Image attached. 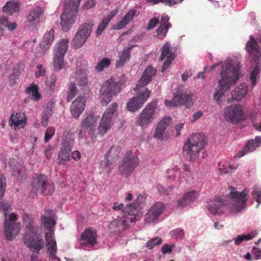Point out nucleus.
I'll return each instance as SVG.
<instances>
[{
  "mask_svg": "<svg viewBox=\"0 0 261 261\" xmlns=\"http://www.w3.org/2000/svg\"><path fill=\"white\" fill-rule=\"evenodd\" d=\"M86 97L79 96L76 98L72 103L70 107V112L75 119L79 118L80 115L83 113L85 108Z\"/></svg>",
  "mask_w": 261,
  "mask_h": 261,
  "instance_id": "obj_25",
  "label": "nucleus"
},
{
  "mask_svg": "<svg viewBox=\"0 0 261 261\" xmlns=\"http://www.w3.org/2000/svg\"><path fill=\"white\" fill-rule=\"evenodd\" d=\"M44 9L37 6L32 9L27 16V21L33 27L38 25L43 16Z\"/></svg>",
  "mask_w": 261,
  "mask_h": 261,
  "instance_id": "obj_23",
  "label": "nucleus"
},
{
  "mask_svg": "<svg viewBox=\"0 0 261 261\" xmlns=\"http://www.w3.org/2000/svg\"><path fill=\"white\" fill-rule=\"evenodd\" d=\"M156 73V70L151 66L147 67L143 72L134 90L135 91H139L141 88L147 85L151 81L152 77Z\"/></svg>",
  "mask_w": 261,
  "mask_h": 261,
  "instance_id": "obj_27",
  "label": "nucleus"
},
{
  "mask_svg": "<svg viewBox=\"0 0 261 261\" xmlns=\"http://www.w3.org/2000/svg\"><path fill=\"white\" fill-rule=\"evenodd\" d=\"M69 42V40L68 38L60 40L54 47L53 54L65 56L68 48Z\"/></svg>",
  "mask_w": 261,
  "mask_h": 261,
  "instance_id": "obj_37",
  "label": "nucleus"
},
{
  "mask_svg": "<svg viewBox=\"0 0 261 261\" xmlns=\"http://www.w3.org/2000/svg\"><path fill=\"white\" fill-rule=\"evenodd\" d=\"M97 118L93 114H90L82 123L81 128L79 133V139H85V142L89 143L90 140L95 139V126Z\"/></svg>",
  "mask_w": 261,
  "mask_h": 261,
  "instance_id": "obj_8",
  "label": "nucleus"
},
{
  "mask_svg": "<svg viewBox=\"0 0 261 261\" xmlns=\"http://www.w3.org/2000/svg\"><path fill=\"white\" fill-rule=\"evenodd\" d=\"M6 180L5 177L0 174V200L2 198L4 193L5 191Z\"/></svg>",
  "mask_w": 261,
  "mask_h": 261,
  "instance_id": "obj_58",
  "label": "nucleus"
},
{
  "mask_svg": "<svg viewBox=\"0 0 261 261\" xmlns=\"http://www.w3.org/2000/svg\"><path fill=\"white\" fill-rule=\"evenodd\" d=\"M117 148L112 147L109 151L105 155L104 159L100 162V168L102 172L109 173L114 168L113 164L110 161L109 158L117 153Z\"/></svg>",
  "mask_w": 261,
  "mask_h": 261,
  "instance_id": "obj_28",
  "label": "nucleus"
},
{
  "mask_svg": "<svg viewBox=\"0 0 261 261\" xmlns=\"http://www.w3.org/2000/svg\"><path fill=\"white\" fill-rule=\"evenodd\" d=\"M162 54L160 57V60L163 61L166 59L162 66V72L165 71L170 65L172 61L175 58L174 53L171 51L170 43L166 42L161 49Z\"/></svg>",
  "mask_w": 261,
  "mask_h": 261,
  "instance_id": "obj_22",
  "label": "nucleus"
},
{
  "mask_svg": "<svg viewBox=\"0 0 261 261\" xmlns=\"http://www.w3.org/2000/svg\"><path fill=\"white\" fill-rule=\"evenodd\" d=\"M27 123V118L25 114L22 112L11 114L9 118V124L13 126L15 129L23 128Z\"/></svg>",
  "mask_w": 261,
  "mask_h": 261,
  "instance_id": "obj_29",
  "label": "nucleus"
},
{
  "mask_svg": "<svg viewBox=\"0 0 261 261\" xmlns=\"http://www.w3.org/2000/svg\"><path fill=\"white\" fill-rule=\"evenodd\" d=\"M10 208L8 203H0V210H3L5 216V234L8 240H12L19 233L20 229V224L16 222L17 215L12 213L9 215L7 213Z\"/></svg>",
  "mask_w": 261,
  "mask_h": 261,
  "instance_id": "obj_4",
  "label": "nucleus"
},
{
  "mask_svg": "<svg viewBox=\"0 0 261 261\" xmlns=\"http://www.w3.org/2000/svg\"><path fill=\"white\" fill-rule=\"evenodd\" d=\"M252 195L255 199L256 201L258 204H260L261 203V190H254L252 192Z\"/></svg>",
  "mask_w": 261,
  "mask_h": 261,
  "instance_id": "obj_64",
  "label": "nucleus"
},
{
  "mask_svg": "<svg viewBox=\"0 0 261 261\" xmlns=\"http://www.w3.org/2000/svg\"><path fill=\"white\" fill-rule=\"evenodd\" d=\"M179 167L175 166L166 171L167 178L170 181H175L180 184L186 180L185 175Z\"/></svg>",
  "mask_w": 261,
  "mask_h": 261,
  "instance_id": "obj_31",
  "label": "nucleus"
},
{
  "mask_svg": "<svg viewBox=\"0 0 261 261\" xmlns=\"http://www.w3.org/2000/svg\"><path fill=\"white\" fill-rule=\"evenodd\" d=\"M76 81L78 85L82 89L87 90L88 88V82L87 76L85 74H82L76 77Z\"/></svg>",
  "mask_w": 261,
  "mask_h": 261,
  "instance_id": "obj_47",
  "label": "nucleus"
},
{
  "mask_svg": "<svg viewBox=\"0 0 261 261\" xmlns=\"http://www.w3.org/2000/svg\"><path fill=\"white\" fill-rule=\"evenodd\" d=\"M119 92L120 88L113 80L110 79L106 81L100 90V99L102 105H107Z\"/></svg>",
  "mask_w": 261,
  "mask_h": 261,
  "instance_id": "obj_12",
  "label": "nucleus"
},
{
  "mask_svg": "<svg viewBox=\"0 0 261 261\" xmlns=\"http://www.w3.org/2000/svg\"><path fill=\"white\" fill-rule=\"evenodd\" d=\"M55 129L53 127H49L47 128L44 135V141L45 143L49 141V140L54 135Z\"/></svg>",
  "mask_w": 261,
  "mask_h": 261,
  "instance_id": "obj_56",
  "label": "nucleus"
},
{
  "mask_svg": "<svg viewBox=\"0 0 261 261\" xmlns=\"http://www.w3.org/2000/svg\"><path fill=\"white\" fill-rule=\"evenodd\" d=\"M46 248L48 253V256L51 259H57L61 261L60 259L56 256L57 246L56 240L50 239L48 237H46Z\"/></svg>",
  "mask_w": 261,
  "mask_h": 261,
  "instance_id": "obj_36",
  "label": "nucleus"
},
{
  "mask_svg": "<svg viewBox=\"0 0 261 261\" xmlns=\"http://www.w3.org/2000/svg\"><path fill=\"white\" fill-rule=\"evenodd\" d=\"M258 147L259 145L256 143V141L253 140H249L244 149L239 152L238 158H241L248 152L254 151Z\"/></svg>",
  "mask_w": 261,
  "mask_h": 261,
  "instance_id": "obj_41",
  "label": "nucleus"
},
{
  "mask_svg": "<svg viewBox=\"0 0 261 261\" xmlns=\"http://www.w3.org/2000/svg\"><path fill=\"white\" fill-rule=\"evenodd\" d=\"M150 93V91L147 88H145V90L139 92L137 96L132 97L127 102V110L132 112L137 111L148 99Z\"/></svg>",
  "mask_w": 261,
  "mask_h": 261,
  "instance_id": "obj_19",
  "label": "nucleus"
},
{
  "mask_svg": "<svg viewBox=\"0 0 261 261\" xmlns=\"http://www.w3.org/2000/svg\"><path fill=\"white\" fill-rule=\"evenodd\" d=\"M174 246L175 245L173 244H165L161 248L162 252L164 254L171 253L172 251V249L174 247Z\"/></svg>",
  "mask_w": 261,
  "mask_h": 261,
  "instance_id": "obj_60",
  "label": "nucleus"
},
{
  "mask_svg": "<svg viewBox=\"0 0 261 261\" xmlns=\"http://www.w3.org/2000/svg\"><path fill=\"white\" fill-rule=\"evenodd\" d=\"M171 117L166 116L162 119L157 124L154 137L158 140H164L166 137V129L169 124Z\"/></svg>",
  "mask_w": 261,
  "mask_h": 261,
  "instance_id": "obj_30",
  "label": "nucleus"
},
{
  "mask_svg": "<svg viewBox=\"0 0 261 261\" xmlns=\"http://www.w3.org/2000/svg\"><path fill=\"white\" fill-rule=\"evenodd\" d=\"M169 28H170L160 25L159 27L156 30L157 38L160 39H163L166 36Z\"/></svg>",
  "mask_w": 261,
  "mask_h": 261,
  "instance_id": "obj_54",
  "label": "nucleus"
},
{
  "mask_svg": "<svg viewBox=\"0 0 261 261\" xmlns=\"http://www.w3.org/2000/svg\"><path fill=\"white\" fill-rule=\"evenodd\" d=\"M228 201L226 197H217L207 202L206 210L213 215H221L226 210Z\"/></svg>",
  "mask_w": 261,
  "mask_h": 261,
  "instance_id": "obj_18",
  "label": "nucleus"
},
{
  "mask_svg": "<svg viewBox=\"0 0 261 261\" xmlns=\"http://www.w3.org/2000/svg\"><path fill=\"white\" fill-rule=\"evenodd\" d=\"M110 22V18L103 17L101 22L98 24L97 30L96 31V34L97 36H99L101 33L105 29L107 25Z\"/></svg>",
  "mask_w": 261,
  "mask_h": 261,
  "instance_id": "obj_51",
  "label": "nucleus"
},
{
  "mask_svg": "<svg viewBox=\"0 0 261 261\" xmlns=\"http://www.w3.org/2000/svg\"><path fill=\"white\" fill-rule=\"evenodd\" d=\"M146 196L144 194H140L132 203H128L125 205L124 212L128 213V215L132 216L131 218H128L131 223L136 222L142 216V208Z\"/></svg>",
  "mask_w": 261,
  "mask_h": 261,
  "instance_id": "obj_11",
  "label": "nucleus"
},
{
  "mask_svg": "<svg viewBox=\"0 0 261 261\" xmlns=\"http://www.w3.org/2000/svg\"><path fill=\"white\" fill-rule=\"evenodd\" d=\"M111 60L108 58H105L97 63L95 67V70L98 72H102L111 65Z\"/></svg>",
  "mask_w": 261,
  "mask_h": 261,
  "instance_id": "obj_46",
  "label": "nucleus"
},
{
  "mask_svg": "<svg viewBox=\"0 0 261 261\" xmlns=\"http://www.w3.org/2000/svg\"><path fill=\"white\" fill-rule=\"evenodd\" d=\"M205 145L204 136L199 133L192 135L185 144L183 151L187 158L191 161H195Z\"/></svg>",
  "mask_w": 261,
  "mask_h": 261,
  "instance_id": "obj_3",
  "label": "nucleus"
},
{
  "mask_svg": "<svg viewBox=\"0 0 261 261\" xmlns=\"http://www.w3.org/2000/svg\"><path fill=\"white\" fill-rule=\"evenodd\" d=\"M248 192L246 188L239 192L234 187L229 186V211L231 213L236 214L245 208L249 199Z\"/></svg>",
  "mask_w": 261,
  "mask_h": 261,
  "instance_id": "obj_5",
  "label": "nucleus"
},
{
  "mask_svg": "<svg viewBox=\"0 0 261 261\" xmlns=\"http://www.w3.org/2000/svg\"><path fill=\"white\" fill-rule=\"evenodd\" d=\"M118 106L116 102H113L102 115L98 126V133L101 135H103L110 129L112 125V119L115 116Z\"/></svg>",
  "mask_w": 261,
  "mask_h": 261,
  "instance_id": "obj_15",
  "label": "nucleus"
},
{
  "mask_svg": "<svg viewBox=\"0 0 261 261\" xmlns=\"http://www.w3.org/2000/svg\"><path fill=\"white\" fill-rule=\"evenodd\" d=\"M248 92V86L245 83H241L236 87L231 92V96L233 99L236 101H240L245 97Z\"/></svg>",
  "mask_w": 261,
  "mask_h": 261,
  "instance_id": "obj_35",
  "label": "nucleus"
},
{
  "mask_svg": "<svg viewBox=\"0 0 261 261\" xmlns=\"http://www.w3.org/2000/svg\"><path fill=\"white\" fill-rule=\"evenodd\" d=\"M25 92L30 95V97L34 100H38L40 98V94L39 92L38 87L36 85H31L28 87Z\"/></svg>",
  "mask_w": 261,
  "mask_h": 261,
  "instance_id": "obj_44",
  "label": "nucleus"
},
{
  "mask_svg": "<svg viewBox=\"0 0 261 261\" xmlns=\"http://www.w3.org/2000/svg\"><path fill=\"white\" fill-rule=\"evenodd\" d=\"M135 46V45H130L118 53V59L116 62V67L117 68L122 67L129 60L130 58V51Z\"/></svg>",
  "mask_w": 261,
  "mask_h": 261,
  "instance_id": "obj_33",
  "label": "nucleus"
},
{
  "mask_svg": "<svg viewBox=\"0 0 261 261\" xmlns=\"http://www.w3.org/2000/svg\"><path fill=\"white\" fill-rule=\"evenodd\" d=\"M170 17L166 14H163L161 17L160 25L168 28L171 27V24L169 22Z\"/></svg>",
  "mask_w": 261,
  "mask_h": 261,
  "instance_id": "obj_59",
  "label": "nucleus"
},
{
  "mask_svg": "<svg viewBox=\"0 0 261 261\" xmlns=\"http://www.w3.org/2000/svg\"><path fill=\"white\" fill-rule=\"evenodd\" d=\"M139 164V159L137 154L133 151H128L124 157L122 164L119 167L121 174L128 176L135 170Z\"/></svg>",
  "mask_w": 261,
  "mask_h": 261,
  "instance_id": "obj_14",
  "label": "nucleus"
},
{
  "mask_svg": "<svg viewBox=\"0 0 261 261\" xmlns=\"http://www.w3.org/2000/svg\"><path fill=\"white\" fill-rule=\"evenodd\" d=\"M199 196V193L195 190H191L185 193L177 201L178 206L184 207L191 204L195 201Z\"/></svg>",
  "mask_w": 261,
  "mask_h": 261,
  "instance_id": "obj_32",
  "label": "nucleus"
},
{
  "mask_svg": "<svg viewBox=\"0 0 261 261\" xmlns=\"http://www.w3.org/2000/svg\"><path fill=\"white\" fill-rule=\"evenodd\" d=\"M55 212L52 210H45V213L41 218V222L44 227L47 230L45 233V242L46 237L56 240L54 234V226L56 224Z\"/></svg>",
  "mask_w": 261,
  "mask_h": 261,
  "instance_id": "obj_17",
  "label": "nucleus"
},
{
  "mask_svg": "<svg viewBox=\"0 0 261 261\" xmlns=\"http://www.w3.org/2000/svg\"><path fill=\"white\" fill-rule=\"evenodd\" d=\"M182 104L187 108L191 107L193 104V94L182 87L178 89L172 100L165 101V105L167 107H175Z\"/></svg>",
  "mask_w": 261,
  "mask_h": 261,
  "instance_id": "obj_9",
  "label": "nucleus"
},
{
  "mask_svg": "<svg viewBox=\"0 0 261 261\" xmlns=\"http://www.w3.org/2000/svg\"><path fill=\"white\" fill-rule=\"evenodd\" d=\"M125 208V206H124V204L123 203H119L118 202H114L113 203V209L115 211H119L121 210L123 213L124 215H128V213H125L124 212V209Z\"/></svg>",
  "mask_w": 261,
  "mask_h": 261,
  "instance_id": "obj_63",
  "label": "nucleus"
},
{
  "mask_svg": "<svg viewBox=\"0 0 261 261\" xmlns=\"http://www.w3.org/2000/svg\"><path fill=\"white\" fill-rule=\"evenodd\" d=\"M217 66H220V80L218 82V90L214 94V99L220 105L222 101L224 93L228 89V63L227 61L220 62L204 68V72H211Z\"/></svg>",
  "mask_w": 261,
  "mask_h": 261,
  "instance_id": "obj_1",
  "label": "nucleus"
},
{
  "mask_svg": "<svg viewBox=\"0 0 261 261\" xmlns=\"http://www.w3.org/2000/svg\"><path fill=\"white\" fill-rule=\"evenodd\" d=\"M170 235L174 239H182L185 237V231L180 228H177L170 231Z\"/></svg>",
  "mask_w": 261,
  "mask_h": 261,
  "instance_id": "obj_49",
  "label": "nucleus"
},
{
  "mask_svg": "<svg viewBox=\"0 0 261 261\" xmlns=\"http://www.w3.org/2000/svg\"><path fill=\"white\" fill-rule=\"evenodd\" d=\"M54 186L47 182V177L43 174H36L32 179L31 193L34 195H51Z\"/></svg>",
  "mask_w": 261,
  "mask_h": 261,
  "instance_id": "obj_7",
  "label": "nucleus"
},
{
  "mask_svg": "<svg viewBox=\"0 0 261 261\" xmlns=\"http://www.w3.org/2000/svg\"><path fill=\"white\" fill-rule=\"evenodd\" d=\"M246 50L251 59V68L250 80L252 86H254L256 82V76L259 73V63L261 61V48L253 36H249V40L246 45Z\"/></svg>",
  "mask_w": 261,
  "mask_h": 261,
  "instance_id": "obj_2",
  "label": "nucleus"
},
{
  "mask_svg": "<svg viewBox=\"0 0 261 261\" xmlns=\"http://www.w3.org/2000/svg\"><path fill=\"white\" fill-rule=\"evenodd\" d=\"M70 152V151L61 149L58 156L60 163L63 164L66 161L69 160Z\"/></svg>",
  "mask_w": 261,
  "mask_h": 261,
  "instance_id": "obj_55",
  "label": "nucleus"
},
{
  "mask_svg": "<svg viewBox=\"0 0 261 261\" xmlns=\"http://www.w3.org/2000/svg\"><path fill=\"white\" fill-rule=\"evenodd\" d=\"M35 229L34 231H25L23 242L30 251L39 254L40 250L44 247V243L39 230Z\"/></svg>",
  "mask_w": 261,
  "mask_h": 261,
  "instance_id": "obj_10",
  "label": "nucleus"
},
{
  "mask_svg": "<svg viewBox=\"0 0 261 261\" xmlns=\"http://www.w3.org/2000/svg\"><path fill=\"white\" fill-rule=\"evenodd\" d=\"M158 106L157 101L149 103L143 110L137 121V123L142 127H146L154 119Z\"/></svg>",
  "mask_w": 261,
  "mask_h": 261,
  "instance_id": "obj_16",
  "label": "nucleus"
},
{
  "mask_svg": "<svg viewBox=\"0 0 261 261\" xmlns=\"http://www.w3.org/2000/svg\"><path fill=\"white\" fill-rule=\"evenodd\" d=\"M138 15L137 10L134 9H130L124 15L122 19L114 26L115 30H121L125 28L127 24L132 21L135 16Z\"/></svg>",
  "mask_w": 261,
  "mask_h": 261,
  "instance_id": "obj_34",
  "label": "nucleus"
},
{
  "mask_svg": "<svg viewBox=\"0 0 261 261\" xmlns=\"http://www.w3.org/2000/svg\"><path fill=\"white\" fill-rule=\"evenodd\" d=\"M125 217H120L114 220L109 225V228L113 232H120L128 227V222H131L128 218L132 216L125 215Z\"/></svg>",
  "mask_w": 261,
  "mask_h": 261,
  "instance_id": "obj_26",
  "label": "nucleus"
},
{
  "mask_svg": "<svg viewBox=\"0 0 261 261\" xmlns=\"http://www.w3.org/2000/svg\"><path fill=\"white\" fill-rule=\"evenodd\" d=\"M165 207L164 204L162 202H157L154 203L145 215V222L150 223L156 221L164 211Z\"/></svg>",
  "mask_w": 261,
  "mask_h": 261,
  "instance_id": "obj_20",
  "label": "nucleus"
},
{
  "mask_svg": "<svg viewBox=\"0 0 261 261\" xmlns=\"http://www.w3.org/2000/svg\"><path fill=\"white\" fill-rule=\"evenodd\" d=\"M159 23V19L156 17H154L151 19L147 27L148 30H151L155 28Z\"/></svg>",
  "mask_w": 261,
  "mask_h": 261,
  "instance_id": "obj_62",
  "label": "nucleus"
},
{
  "mask_svg": "<svg viewBox=\"0 0 261 261\" xmlns=\"http://www.w3.org/2000/svg\"><path fill=\"white\" fill-rule=\"evenodd\" d=\"M242 75L239 58H236L235 60H229V87L234 85Z\"/></svg>",
  "mask_w": 261,
  "mask_h": 261,
  "instance_id": "obj_21",
  "label": "nucleus"
},
{
  "mask_svg": "<svg viewBox=\"0 0 261 261\" xmlns=\"http://www.w3.org/2000/svg\"><path fill=\"white\" fill-rule=\"evenodd\" d=\"M3 10L10 14L18 12L19 10V4L14 1H10L3 7Z\"/></svg>",
  "mask_w": 261,
  "mask_h": 261,
  "instance_id": "obj_42",
  "label": "nucleus"
},
{
  "mask_svg": "<svg viewBox=\"0 0 261 261\" xmlns=\"http://www.w3.org/2000/svg\"><path fill=\"white\" fill-rule=\"evenodd\" d=\"M52 115V109L50 108L47 107L44 109L42 117V124L44 127L47 125L48 120Z\"/></svg>",
  "mask_w": 261,
  "mask_h": 261,
  "instance_id": "obj_50",
  "label": "nucleus"
},
{
  "mask_svg": "<svg viewBox=\"0 0 261 261\" xmlns=\"http://www.w3.org/2000/svg\"><path fill=\"white\" fill-rule=\"evenodd\" d=\"M94 23L92 21L82 24L71 41V45L74 48H79L86 42L90 37Z\"/></svg>",
  "mask_w": 261,
  "mask_h": 261,
  "instance_id": "obj_13",
  "label": "nucleus"
},
{
  "mask_svg": "<svg viewBox=\"0 0 261 261\" xmlns=\"http://www.w3.org/2000/svg\"><path fill=\"white\" fill-rule=\"evenodd\" d=\"M80 243L81 245L93 247L97 244V232L95 229L88 228L81 234Z\"/></svg>",
  "mask_w": 261,
  "mask_h": 261,
  "instance_id": "obj_24",
  "label": "nucleus"
},
{
  "mask_svg": "<svg viewBox=\"0 0 261 261\" xmlns=\"http://www.w3.org/2000/svg\"><path fill=\"white\" fill-rule=\"evenodd\" d=\"M22 219L25 226V231H34L35 228L36 230L39 229V226L34 224V217L32 214H24Z\"/></svg>",
  "mask_w": 261,
  "mask_h": 261,
  "instance_id": "obj_40",
  "label": "nucleus"
},
{
  "mask_svg": "<svg viewBox=\"0 0 261 261\" xmlns=\"http://www.w3.org/2000/svg\"><path fill=\"white\" fill-rule=\"evenodd\" d=\"M64 56L53 54V64L55 71H59L64 68L65 65Z\"/></svg>",
  "mask_w": 261,
  "mask_h": 261,
  "instance_id": "obj_43",
  "label": "nucleus"
},
{
  "mask_svg": "<svg viewBox=\"0 0 261 261\" xmlns=\"http://www.w3.org/2000/svg\"><path fill=\"white\" fill-rule=\"evenodd\" d=\"M232 111L231 119L232 121H240L245 118V115L243 109V107L240 105H236L231 108Z\"/></svg>",
  "mask_w": 261,
  "mask_h": 261,
  "instance_id": "obj_38",
  "label": "nucleus"
},
{
  "mask_svg": "<svg viewBox=\"0 0 261 261\" xmlns=\"http://www.w3.org/2000/svg\"><path fill=\"white\" fill-rule=\"evenodd\" d=\"M81 0H70L64 8L61 15V26L64 32H68L75 22V18L77 13Z\"/></svg>",
  "mask_w": 261,
  "mask_h": 261,
  "instance_id": "obj_6",
  "label": "nucleus"
},
{
  "mask_svg": "<svg viewBox=\"0 0 261 261\" xmlns=\"http://www.w3.org/2000/svg\"><path fill=\"white\" fill-rule=\"evenodd\" d=\"M55 36L54 29H50L48 32H46L43 36L42 40L40 43L41 47L47 49L51 44Z\"/></svg>",
  "mask_w": 261,
  "mask_h": 261,
  "instance_id": "obj_39",
  "label": "nucleus"
},
{
  "mask_svg": "<svg viewBox=\"0 0 261 261\" xmlns=\"http://www.w3.org/2000/svg\"><path fill=\"white\" fill-rule=\"evenodd\" d=\"M256 231H253L248 234H240L238 235L234 240V243L236 245L240 244L243 241H248L257 236Z\"/></svg>",
  "mask_w": 261,
  "mask_h": 261,
  "instance_id": "obj_45",
  "label": "nucleus"
},
{
  "mask_svg": "<svg viewBox=\"0 0 261 261\" xmlns=\"http://www.w3.org/2000/svg\"><path fill=\"white\" fill-rule=\"evenodd\" d=\"M163 242L162 238L155 237L149 240L146 244L145 247L149 249H152L154 247L160 245Z\"/></svg>",
  "mask_w": 261,
  "mask_h": 261,
  "instance_id": "obj_48",
  "label": "nucleus"
},
{
  "mask_svg": "<svg viewBox=\"0 0 261 261\" xmlns=\"http://www.w3.org/2000/svg\"><path fill=\"white\" fill-rule=\"evenodd\" d=\"M73 145V141H62L61 149L70 151Z\"/></svg>",
  "mask_w": 261,
  "mask_h": 261,
  "instance_id": "obj_57",
  "label": "nucleus"
},
{
  "mask_svg": "<svg viewBox=\"0 0 261 261\" xmlns=\"http://www.w3.org/2000/svg\"><path fill=\"white\" fill-rule=\"evenodd\" d=\"M9 167L13 169V175L15 176L17 179H22L23 178L25 175V170L23 168H16V169H13V166L12 164H11L10 163H8Z\"/></svg>",
  "mask_w": 261,
  "mask_h": 261,
  "instance_id": "obj_52",
  "label": "nucleus"
},
{
  "mask_svg": "<svg viewBox=\"0 0 261 261\" xmlns=\"http://www.w3.org/2000/svg\"><path fill=\"white\" fill-rule=\"evenodd\" d=\"M77 89L74 83H71L69 86V91L67 95V100L69 102L76 95Z\"/></svg>",
  "mask_w": 261,
  "mask_h": 261,
  "instance_id": "obj_53",
  "label": "nucleus"
},
{
  "mask_svg": "<svg viewBox=\"0 0 261 261\" xmlns=\"http://www.w3.org/2000/svg\"><path fill=\"white\" fill-rule=\"evenodd\" d=\"M37 71L35 72V76L38 78L40 76H44L45 75L46 71L43 68L42 64H38L37 66Z\"/></svg>",
  "mask_w": 261,
  "mask_h": 261,
  "instance_id": "obj_61",
  "label": "nucleus"
}]
</instances>
